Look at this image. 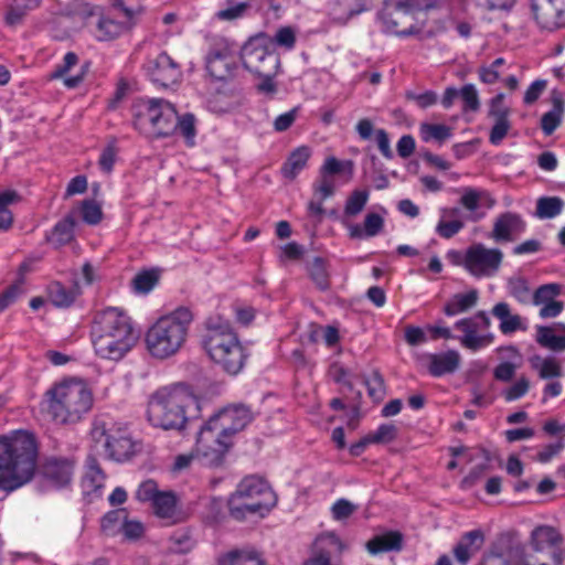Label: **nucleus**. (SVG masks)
Segmentation results:
<instances>
[{
  "instance_id": "26",
  "label": "nucleus",
  "mask_w": 565,
  "mask_h": 565,
  "mask_svg": "<svg viewBox=\"0 0 565 565\" xmlns=\"http://www.w3.org/2000/svg\"><path fill=\"white\" fill-rule=\"evenodd\" d=\"M459 202L467 211L475 214V216L471 217L473 221H477L483 216V214L477 213L480 207L491 209L495 204V200L487 190L471 186L462 189V194Z\"/></svg>"
},
{
  "instance_id": "16",
  "label": "nucleus",
  "mask_w": 565,
  "mask_h": 565,
  "mask_svg": "<svg viewBox=\"0 0 565 565\" xmlns=\"http://www.w3.org/2000/svg\"><path fill=\"white\" fill-rule=\"evenodd\" d=\"M253 419L252 412L244 405L225 407L211 416L207 423L220 431L221 436L233 441V436L243 430Z\"/></svg>"
},
{
  "instance_id": "14",
  "label": "nucleus",
  "mask_w": 565,
  "mask_h": 565,
  "mask_svg": "<svg viewBox=\"0 0 565 565\" xmlns=\"http://www.w3.org/2000/svg\"><path fill=\"white\" fill-rule=\"evenodd\" d=\"M503 253L499 248H489L481 243L470 245L458 263L473 277H491L502 264Z\"/></svg>"
},
{
  "instance_id": "3",
  "label": "nucleus",
  "mask_w": 565,
  "mask_h": 565,
  "mask_svg": "<svg viewBox=\"0 0 565 565\" xmlns=\"http://www.w3.org/2000/svg\"><path fill=\"white\" fill-rule=\"evenodd\" d=\"M36 443L32 434L18 431L0 437V489L14 490L33 477Z\"/></svg>"
},
{
  "instance_id": "13",
  "label": "nucleus",
  "mask_w": 565,
  "mask_h": 565,
  "mask_svg": "<svg viewBox=\"0 0 565 565\" xmlns=\"http://www.w3.org/2000/svg\"><path fill=\"white\" fill-rule=\"evenodd\" d=\"M233 441L227 437L221 436L220 431L206 422L200 429L194 448V457L203 466H220L226 452L232 447Z\"/></svg>"
},
{
  "instance_id": "29",
  "label": "nucleus",
  "mask_w": 565,
  "mask_h": 565,
  "mask_svg": "<svg viewBox=\"0 0 565 565\" xmlns=\"http://www.w3.org/2000/svg\"><path fill=\"white\" fill-rule=\"evenodd\" d=\"M74 473V462L68 459H50L44 466V475L56 487L71 482Z\"/></svg>"
},
{
  "instance_id": "59",
  "label": "nucleus",
  "mask_w": 565,
  "mask_h": 565,
  "mask_svg": "<svg viewBox=\"0 0 565 565\" xmlns=\"http://www.w3.org/2000/svg\"><path fill=\"white\" fill-rule=\"evenodd\" d=\"M158 276L153 271H143L134 278V287L136 291L147 294L157 284Z\"/></svg>"
},
{
  "instance_id": "32",
  "label": "nucleus",
  "mask_w": 565,
  "mask_h": 565,
  "mask_svg": "<svg viewBox=\"0 0 565 565\" xmlns=\"http://www.w3.org/2000/svg\"><path fill=\"white\" fill-rule=\"evenodd\" d=\"M311 156V149L301 146L295 149L281 167V174L285 179L294 180L307 166Z\"/></svg>"
},
{
  "instance_id": "49",
  "label": "nucleus",
  "mask_w": 565,
  "mask_h": 565,
  "mask_svg": "<svg viewBox=\"0 0 565 565\" xmlns=\"http://www.w3.org/2000/svg\"><path fill=\"white\" fill-rule=\"evenodd\" d=\"M125 518V509L108 512L102 520V531L108 536L116 535L120 532Z\"/></svg>"
},
{
  "instance_id": "22",
  "label": "nucleus",
  "mask_w": 565,
  "mask_h": 565,
  "mask_svg": "<svg viewBox=\"0 0 565 565\" xmlns=\"http://www.w3.org/2000/svg\"><path fill=\"white\" fill-rule=\"evenodd\" d=\"M524 231L525 222L521 215L507 212L495 218L490 237L495 242H513Z\"/></svg>"
},
{
  "instance_id": "64",
  "label": "nucleus",
  "mask_w": 565,
  "mask_h": 565,
  "mask_svg": "<svg viewBox=\"0 0 565 565\" xmlns=\"http://www.w3.org/2000/svg\"><path fill=\"white\" fill-rule=\"evenodd\" d=\"M564 448L563 437L554 444L546 445L542 450H540L536 455V460L541 463H546L551 461L555 456H557Z\"/></svg>"
},
{
  "instance_id": "54",
  "label": "nucleus",
  "mask_w": 565,
  "mask_h": 565,
  "mask_svg": "<svg viewBox=\"0 0 565 565\" xmlns=\"http://www.w3.org/2000/svg\"><path fill=\"white\" fill-rule=\"evenodd\" d=\"M83 221L89 225L98 224L103 218V211L99 203L93 200H85L82 203Z\"/></svg>"
},
{
  "instance_id": "15",
  "label": "nucleus",
  "mask_w": 565,
  "mask_h": 565,
  "mask_svg": "<svg viewBox=\"0 0 565 565\" xmlns=\"http://www.w3.org/2000/svg\"><path fill=\"white\" fill-rule=\"evenodd\" d=\"M491 320L484 311L472 317L463 318L455 323V329L462 335L456 337L460 344L470 351H478L493 342V334L489 332Z\"/></svg>"
},
{
  "instance_id": "34",
  "label": "nucleus",
  "mask_w": 565,
  "mask_h": 565,
  "mask_svg": "<svg viewBox=\"0 0 565 565\" xmlns=\"http://www.w3.org/2000/svg\"><path fill=\"white\" fill-rule=\"evenodd\" d=\"M218 565H267L263 555L256 550H234L223 555Z\"/></svg>"
},
{
  "instance_id": "61",
  "label": "nucleus",
  "mask_w": 565,
  "mask_h": 565,
  "mask_svg": "<svg viewBox=\"0 0 565 565\" xmlns=\"http://www.w3.org/2000/svg\"><path fill=\"white\" fill-rule=\"evenodd\" d=\"M355 510L356 505L345 499H339L331 508L332 516L338 521L348 519Z\"/></svg>"
},
{
  "instance_id": "47",
  "label": "nucleus",
  "mask_w": 565,
  "mask_h": 565,
  "mask_svg": "<svg viewBox=\"0 0 565 565\" xmlns=\"http://www.w3.org/2000/svg\"><path fill=\"white\" fill-rule=\"evenodd\" d=\"M19 196L14 191H4L0 193V231H7L11 227L13 216L9 205L18 202Z\"/></svg>"
},
{
  "instance_id": "9",
  "label": "nucleus",
  "mask_w": 565,
  "mask_h": 565,
  "mask_svg": "<svg viewBox=\"0 0 565 565\" xmlns=\"http://www.w3.org/2000/svg\"><path fill=\"white\" fill-rule=\"evenodd\" d=\"M276 504V495L269 484L262 478L249 476L237 486L230 499V513L236 520L247 515L264 516Z\"/></svg>"
},
{
  "instance_id": "7",
  "label": "nucleus",
  "mask_w": 565,
  "mask_h": 565,
  "mask_svg": "<svg viewBox=\"0 0 565 565\" xmlns=\"http://www.w3.org/2000/svg\"><path fill=\"white\" fill-rule=\"evenodd\" d=\"M193 313L180 307L159 318L146 333V344L151 356L164 360L175 355L185 344Z\"/></svg>"
},
{
  "instance_id": "37",
  "label": "nucleus",
  "mask_w": 565,
  "mask_h": 565,
  "mask_svg": "<svg viewBox=\"0 0 565 565\" xmlns=\"http://www.w3.org/2000/svg\"><path fill=\"white\" fill-rule=\"evenodd\" d=\"M531 365L543 380L563 376L562 364L555 356L535 355L531 359Z\"/></svg>"
},
{
  "instance_id": "63",
  "label": "nucleus",
  "mask_w": 565,
  "mask_h": 565,
  "mask_svg": "<svg viewBox=\"0 0 565 565\" xmlns=\"http://www.w3.org/2000/svg\"><path fill=\"white\" fill-rule=\"evenodd\" d=\"M160 493L158 486L153 480L143 481L136 491V498L139 501H152Z\"/></svg>"
},
{
  "instance_id": "18",
  "label": "nucleus",
  "mask_w": 565,
  "mask_h": 565,
  "mask_svg": "<svg viewBox=\"0 0 565 565\" xmlns=\"http://www.w3.org/2000/svg\"><path fill=\"white\" fill-rule=\"evenodd\" d=\"M236 66L235 49L225 40L216 41L206 56V71L217 81L228 78Z\"/></svg>"
},
{
  "instance_id": "17",
  "label": "nucleus",
  "mask_w": 565,
  "mask_h": 565,
  "mask_svg": "<svg viewBox=\"0 0 565 565\" xmlns=\"http://www.w3.org/2000/svg\"><path fill=\"white\" fill-rule=\"evenodd\" d=\"M530 9L541 30L553 32L565 26V0H531Z\"/></svg>"
},
{
  "instance_id": "2",
  "label": "nucleus",
  "mask_w": 565,
  "mask_h": 565,
  "mask_svg": "<svg viewBox=\"0 0 565 565\" xmlns=\"http://www.w3.org/2000/svg\"><path fill=\"white\" fill-rule=\"evenodd\" d=\"M90 334L96 354L113 361L122 359L137 341L130 318L119 308L98 312Z\"/></svg>"
},
{
  "instance_id": "53",
  "label": "nucleus",
  "mask_w": 565,
  "mask_h": 565,
  "mask_svg": "<svg viewBox=\"0 0 565 565\" xmlns=\"http://www.w3.org/2000/svg\"><path fill=\"white\" fill-rule=\"evenodd\" d=\"M398 428L393 424H382L373 433L369 434V440L373 444H390L396 439Z\"/></svg>"
},
{
  "instance_id": "8",
  "label": "nucleus",
  "mask_w": 565,
  "mask_h": 565,
  "mask_svg": "<svg viewBox=\"0 0 565 565\" xmlns=\"http://www.w3.org/2000/svg\"><path fill=\"white\" fill-rule=\"evenodd\" d=\"M448 3L449 0H394L381 13L382 26L398 36L417 34L426 24V12Z\"/></svg>"
},
{
  "instance_id": "44",
  "label": "nucleus",
  "mask_w": 565,
  "mask_h": 565,
  "mask_svg": "<svg viewBox=\"0 0 565 565\" xmlns=\"http://www.w3.org/2000/svg\"><path fill=\"white\" fill-rule=\"evenodd\" d=\"M77 292L68 289L60 282H52L49 286V300L55 307H68L76 299Z\"/></svg>"
},
{
  "instance_id": "41",
  "label": "nucleus",
  "mask_w": 565,
  "mask_h": 565,
  "mask_svg": "<svg viewBox=\"0 0 565 565\" xmlns=\"http://www.w3.org/2000/svg\"><path fill=\"white\" fill-rule=\"evenodd\" d=\"M41 0H12L6 14V22L10 26H15L22 22L26 13L38 8Z\"/></svg>"
},
{
  "instance_id": "45",
  "label": "nucleus",
  "mask_w": 565,
  "mask_h": 565,
  "mask_svg": "<svg viewBox=\"0 0 565 565\" xmlns=\"http://www.w3.org/2000/svg\"><path fill=\"white\" fill-rule=\"evenodd\" d=\"M419 134L424 141L436 140L443 143L452 135L451 128L443 124H427L423 122L419 126Z\"/></svg>"
},
{
  "instance_id": "31",
  "label": "nucleus",
  "mask_w": 565,
  "mask_h": 565,
  "mask_svg": "<svg viewBox=\"0 0 565 565\" xmlns=\"http://www.w3.org/2000/svg\"><path fill=\"white\" fill-rule=\"evenodd\" d=\"M492 315L500 320V331L503 334H510L516 330H525L522 318L519 315H512L510 306L507 302H498L492 308Z\"/></svg>"
},
{
  "instance_id": "24",
  "label": "nucleus",
  "mask_w": 565,
  "mask_h": 565,
  "mask_svg": "<svg viewBox=\"0 0 565 565\" xmlns=\"http://www.w3.org/2000/svg\"><path fill=\"white\" fill-rule=\"evenodd\" d=\"M428 372L436 377L450 374L459 369L461 356L456 350L441 353H429L425 356Z\"/></svg>"
},
{
  "instance_id": "28",
  "label": "nucleus",
  "mask_w": 565,
  "mask_h": 565,
  "mask_svg": "<svg viewBox=\"0 0 565 565\" xmlns=\"http://www.w3.org/2000/svg\"><path fill=\"white\" fill-rule=\"evenodd\" d=\"M536 342L548 350L562 352L565 350V324L557 323L552 327H536Z\"/></svg>"
},
{
  "instance_id": "48",
  "label": "nucleus",
  "mask_w": 565,
  "mask_h": 565,
  "mask_svg": "<svg viewBox=\"0 0 565 565\" xmlns=\"http://www.w3.org/2000/svg\"><path fill=\"white\" fill-rule=\"evenodd\" d=\"M195 545V541L188 531H177L169 539L168 550L175 554L189 553Z\"/></svg>"
},
{
  "instance_id": "56",
  "label": "nucleus",
  "mask_w": 565,
  "mask_h": 565,
  "mask_svg": "<svg viewBox=\"0 0 565 565\" xmlns=\"http://www.w3.org/2000/svg\"><path fill=\"white\" fill-rule=\"evenodd\" d=\"M459 96L463 102V110L465 111H477L480 108V100L478 92L472 84L465 85L459 90Z\"/></svg>"
},
{
  "instance_id": "21",
  "label": "nucleus",
  "mask_w": 565,
  "mask_h": 565,
  "mask_svg": "<svg viewBox=\"0 0 565 565\" xmlns=\"http://www.w3.org/2000/svg\"><path fill=\"white\" fill-rule=\"evenodd\" d=\"M344 548L334 533H324L315 542V554L305 565H339L337 559Z\"/></svg>"
},
{
  "instance_id": "19",
  "label": "nucleus",
  "mask_w": 565,
  "mask_h": 565,
  "mask_svg": "<svg viewBox=\"0 0 565 565\" xmlns=\"http://www.w3.org/2000/svg\"><path fill=\"white\" fill-rule=\"evenodd\" d=\"M145 68L150 79L162 87L178 83L181 77L180 66L166 52L148 58Z\"/></svg>"
},
{
  "instance_id": "60",
  "label": "nucleus",
  "mask_w": 565,
  "mask_h": 565,
  "mask_svg": "<svg viewBox=\"0 0 565 565\" xmlns=\"http://www.w3.org/2000/svg\"><path fill=\"white\" fill-rule=\"evenodd\" d=\"M561 109H553L543 115L541 128L546 136L552 135L561 124Z\"/></svg>"
},
{
  "instance_id": "52",
  "label": "nucleus",
  "mask_w": 565,
  "mask_h": 565,
  "mask_svg": "<svg viewBox=\"0 0 565 565\" xmlns=\"http://www.w3.org/2000/svg\"><path fill=\"white\" fill-rule=\"evenodd\" d=\"M515 3L516 0H476L477 7L481 10L499 14H509Z\"/></svg>"
},
{
  "instance_id": "27",
  "label": "nucleus",
  "mask_w": 565,
  "mask_h": 565,
  "mask_svg": "<svg viewBox=\"0 0 565 565\" xmlns=\"http://www.w3.org/2000/svg\"><path fill=\"white\" fill-rule=\"evenodd\" d=\"M404 536L398 531H388L383 534L375 535L366 542V551L371 555H377L387 552H399L403 548Z\"/></svg>"
},
{
  "instance_id": "38",
  "label": "nucleus",
  "mask_w": 565,
  "mask_h": 565,
  "mask_svg": "<svg viewBox=\"0 0 565 565\" xmlns=\"http://www.w3.org/2000/svg\"><path fill=\"white\" fill-rule=\"evenodd\" d=\"M75 218L73 215L65 216L60 221L51 234L47 236V241L55 247H60L70 243L74 237Z\"/></svg>"
},
{
  "instance_id": "6",
  "label": "nucleus",
  "mask_w": 565,
  "mask_h": 565,
  "mask_svg": "<svg viewBox=\"0 0 565 565\" xmlns=\"http://www.w3.org/2000/svg\"><path fill=\"white\" fill-rule=\"evenodd\" d=\"M202 343L209 358L225 372L233 375L241 372L247 354L228 320L209 318Z\"/></svg>"
},
{
  "instance_id": "51",
  "label": "nucleus",
  "mask_w": 565,
  "mask_h": 565,
  "mask_svg": "<svg viewBox=\"0 0 565 565\" xmlns=\"http://www.w3.org/2000/svg\"><path fill=\"white\" fill-rule=\"evenodd\" d=\"M335 181L333 177L324 175L319 172V178L316 180V182L312 185L313 194L317 199H320L321 201L327 200L328 198H331L335 192Z\"/></svg>"
},
{
  "instance_id": "46",
  "label": "nucleus",
  "mask_w": 565,
  "mask_h": 565,
  "mask_svg": "<svg viewBox=\"0 0 565 565\" xmlns=\"http://www.w3.org/2000/svg\"><path fill=\"white\" fill-rule=\"evenodd\" d=\"M309 274L312 281L320 290H327L330 287L327 262L321 257H316L309 267Z\"/></svg>"
},
{
  "instance_id": "23",
  "label": "nucleus",
  "mask_w": 565,
  "mask_h": 565,
  "mask_svg": "<svg viewBox=\"0 0 565 565\" xmlns=\"http://www.w3.org/2000/svg\"><path fill=\"white\" fill-rule=\"evenodd\" d=\"M343 224L350 238L366 239L380 235L384 230L385 221L381 214L369 212L365 214L362 224L347 223L345 221H343Z\"/></svg>"
},
{
  "instance_id": "4",
  "label": "nucleus",
  "mask_w": 565,
  "mask_h": 565,
  "mask_svg": "<svg viewBox=\"0 0 565 565\" xmlns=\"http://www.w3.org/2000/svg\"><path fill=\"white\" fill-rule=\"evenodd\" d=\"M47 414L57 424H76L93 408L94 394L82 380L68 379L53 384L44 394Z\"/></svg>"
},
{
  "instance_id": "62",
  "label": "nucleus",
  "mask_w": 565,
  "mask_h": 565,
  "mask_svg": "<svg viewBox=\"0 0 565 565\" xmlns=\"http://www.w3.org/2000/svg\"><path fill=\"white\" fill-rule=\"evenodd\" d=\"M529 387V381L525 377H521L512 386L503 392V396L508 402L519 399L527 393Z\"/></svg>"
},
{
  "instance_id": "57",
  "label": "nucleus",
  "mask_w": 565,
  "mask_h": 565,
  "mask_svg": "<svg viewBox=\"0 0 565 565\" xmlns=\"http://www.w3.org/2000/svg\"><path fill=\"white\" fill-rule=\"evenodd\" d=\"M278 71L279 70H271L267 74H257L260 78L259 83L256 85L259 93L270 97L277 93V84L274 78L278 74Z\"/></svg>"
},
{
  "instance_id": "12",
  "label": "nucleus",
  "mask_w": 565,
  "mask_h": 565,
  "mask_svg": "<svg viewBox=\"0 0 565 565\" xmlns=\"http://www.w3.org/2000/svg\"><path fill=\"white\" fill-rule=\"evenodd\" d=\"M92 437L97 445H102L106 456L116 461H125L135 454V444L126 429L105 423L95 424Z\"/></svg>"
},
{
  "instance_id": "58",
  "label": "nucleus",
  "mask_w": 565,
  "mask_h": 565,
  "mask_svg": "<svg viewBox=\"0 0 565 565\" xmlns=\"http://www.w3.org/2000/svg\"><path fill=\"white\" fill-rule=\"evenodd\" d=\"M345 168H349V170H351L352 162L351 161H340L334 157H328L324 160V163L321 166L319 172L324 175L333 177L334 174L344 172Z\"/></svg>"
},
{
  "instance_id": "39",
  "label": "nucleus",
  "mask_w": 565,
  "mask_h": 565,
  "mask_svg": "<svg viewBox=\"0 0 565 565\" xmlns=\"http://www.w3.org/2000/svg\"><path fill=\"white\" fill-rule=\"evenodd\" d=\"M158 518L174 522L177 514V499L172 492H160L152 502Z\"/></svg>"
},
{
  "instance_id": "40",
  "label": "nucleus",
  "mask_w": 565,
  "mask_h": 565,
  "mask_svg": "<svg viewBox=\"0 0 565 565\" xmlns=\"http://www.w3.org/2000/svg\"><path fill=\"white\" fill-rule=\"evenodd\" d=\"M370 199V191L366 189H355L347 198L343 217L353 218L356 217L366 206Z\"/></svg>"
},
{
  "instance_id": "10",
  "label": "nucleus",
  "mask_w": 565,
  "mask_h": 565,
  "mask_svg": "<svg viewBox=\"0 0 565 565\" xmlns=\"http://www.w3.org/2000/svg\"><path fill=\"white\" fill-rule=\"evenodd\" d=\"M135 127L148 137H167L177 129V110L168 100L150 98L135 106Z\"/></svg>"
},
{
  "instance_id": "35",
  "label": "nucleus",
  "mask_w": 565,
  "mask_h": 565,
  "mask_svg": "<svg viewBox=\"0 0 565 565\" xmlns=\"http://www.w3.org/2000/svg\"><path fill=\"white\" fill-rule=\"evenodd\" d=\"M478 291L476 289L454 295L445 305L444 312L448 317L463 313L477 305Z\"/></svg>"
},
{
  "instance_id": "20",
  "label": "nucleus",
  "mask_w": 565,
  "mask_h": 565,
  "mask_svg": "<svg viewBox=\"0 0 565 565\" xmlns=\"http://www.w3.org/2000/svg\"><path fill=\"white\" fill-rule=\"evenodd\" d=\"M504 94L499 93L489 103V117L493 120V126L490 130L489 141L498 146L508 136L511 129V121L509 119L511 110L504 105Z\"/></svg>"
},
{
  "instance_id": "33",
  "label": "nucleus",
  "mask_w": 565,
  "mask_h": 565,
  "mask_svg": "<svg viewBox=\"0 0 565 565\" xmlns=\"http://www.w3.org/2000/svg\"><path fill=\"white\" fill-rule=\"evenodd\" d=\"M106 476L94 457H88L82 486L87 494L97 493L105 484Z\"/></svg>"
},
{
  "instance_id": "11",
  "label": "nucleus",
  "mask_w": 565,
  "mask_h": 565,
  "mask_svg": "<svg viewBox=\"0 0 565 565\" xmlns=\"http://www.w3.org/2000/svg\"><path fill=\"white\" fill-rule=\"evenodd\" d=\"M242 61L245 68L254 74H267L279 70L280 58L273 51L270 38L262 34L249 39L242 49Z\"/></svg>"
},
{
  "instance_id": "5",
  "label": "nucleus",
  "mask_w": 565,
  "mask_h": 565,
  "mask_svg": "<svg viewBox=\"0 0 565 565\" xmlns=\"http://www.w3.org/2000/svg\"><path fill=\"white\" fill-rule=\"evenodd\" d=\"M196 404V397L188 386L183 384L164 386L151 395L147 418L154 427L181 430L186 424L188 411Z\"/></svg>"
},
{
  "instance_id": "25",
  "label": "nucleus",
  "mask_w": 565,
  "mask_h": 565,
  "mask_svg": "<svg viewBox=\"0 0 565 565\" xmlns=\"http://www.w3.org/2000/svg\"><path fill=\"white\" fill-rule=\"evenodd\" d=\"M484 541V533L479 529L466 532L454 547L456 561L467 565L470 558L482 548Z\"/></svg>"
},
{
  "instance_id": "30",
  "label": "nucleus",
  "mask_w": 565,
  "mask_h": 565,
  "mask_svg": "<svg viewBox=\"0 0 565 565\" xmlns=\"http://www.w3.org/2000/svg\"><path fill=\"white\" fill-rule=\"evenodd\" d=\"M135 24L117 21L108 15H102L97 22L95 36L99 41H111L129 31Z\"/></svg>"
},
{
  "instance_id": "50",
  "label": "nucleus",
  "mask_w": 565,
  "mask_h": 565,
  "mask_svg": "<svg viewBox=\"0 0 565 565\" xmlns=\"http://www.w3.org/2000/svg\"><path fill=\"white\" fill-rule=\"evenodd\" d=\"M559 294L561 286L558 284L542 285L533 292L531 303L542 307L545 303L553 302Z\"/></svg>"
},
{
  "instance_id": "1",
  "label": "nucleus",
  "mask_w": 565,
  "mask_h": 565,
  "mask_svg": "<svg viewBox=\"0 0 565 565\" xmlns=\"http://www.w3.org/2000/svg\"><path fill=\"white\" fill-rule=\"evenodd\" d=\"M564 536L558 529L541 524L529 535L530 553L516 531L500 533L481 565H563Z\"/></svg>"
},
{
  "instance_id": "43",
  "label": "nucleus",
  "mask_w": 565,
  "mask_h": 565,
  "mask_svg": "<svg viewBox=\"0 0 565 565\" xmlns=\"http://www.w3.org/2000/svg\"><path fill=\"white\" fill-rule=\"evenodd\" d=\"M564 207V202L558 196H542L536 201V209L534 215L537 218H553L561 214Z\"/></svg>"
},
{
  "instance_id": "55",
  "label": "nucleus",
  "mask_w": 565,
  "mask_h": 565,
  "mask_svg": "<svg viewBox=\"0 0 565 565\" xmlns=\"http://www.w3.org/2000/svg\"><path fill=\"white\" fill-rule=\"evenodd\" d=\"M177 128L181 135L186 139L188 145H194L195 130V118L192 114H185L182 117L177 116Z\"/></svg>"
},
{
  "instance_id": "36",
  "label": "nucleus",
  "mask_w": 565,
  "mask_h": 565,
  "mask_svg": "<svg viewBox=\"0 0 565 565\" xmlns=\"http://www.w3.org/2000/svg\"><path fill=\"white\" fill-rule=\"evenodd\" d=\"M458 214V209H444L441 211V218L436 226V233L440 237L449 239L463 228L465 223L457 217Z\"/></svg>"
},
{
  "instance_id": "42",
  "label": "nucleus",
  "mask_w": 565,
  "mask_h": 565,
  "mask_svg": "<svg viewBox=\"0 0 565 565\" xmlns=\"http://www.w3.org/2000/svg\"><path fill=\"white\" fill-rule=\"evenodd\" d=\"M508 292L518 302L522 305H530L533 292L531 291L530 282L522 276H513L509 278L507 284Z\"/></svg>"
}]
</instances>
